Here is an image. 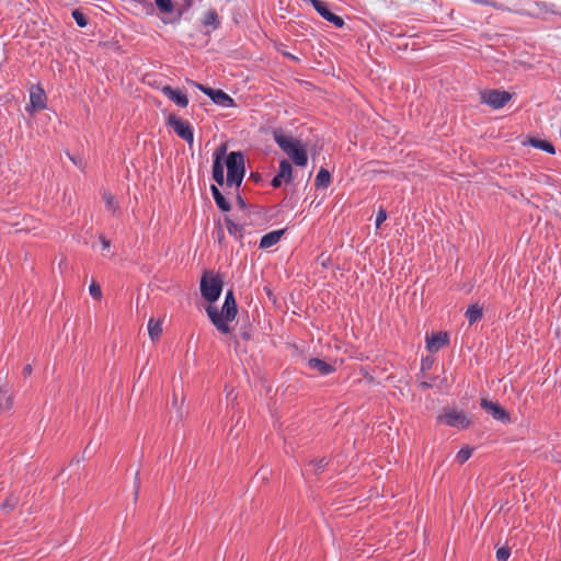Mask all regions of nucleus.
Masks as SVG:
<instances>
[{"mask_svg":"<svg viewBox=\"0 0 561 561\" xmlns=\"http://www.w3.org/2000/svg\"><path fill=\"white\" fill-rule=\"evenodd\" d=\"M206 313L213 325L224 334L231 332L229 322L233 321L238 314L237 300L232 289L226 293L225 301L219 312L217 307L209 305L206 307Z\"/></svg>","mask_w":561,"mask_h":561,"instance_id":"1","label":"nucleus"},{"mask_svg":"<svg viewBox=\"0 0 561 561\" xmlns=\"http://www.w3.org/2000/svg\"><path fill=\"white\" fill-rule=\"evenodd\" d=\"M273 139L277 146L293 160L297 167H306L308 154L298 139L286 136L282 128L273 130Z\"/></svg>","mask_w":561,"mask_h":561,"instance_id":"2","label":"nucleus"},{"mask_svg":"<svg viewBox=\"0 0 561 561\" xmlns=\"http://www.w3.org/2000/svg\"><path fill=\"white\" fill-rule=\"evenodd\" d=\"M227 167V179L226 184L229 187L236 186L239 188L242 184L245 167H244V156L240 151H231L228 153L226 159Z\"/></svg>","mask_w":561,"mask_h":561,"instance_id":"3","label":"nucleus"},{"mask_svg":"<svg viewBox=\"0 0 561 561\" xmlns=\"http://www.w3.org/2000/svg\"><path fill=\"white\" fill-rule=\"evenodd\" d=\"M224 280L221 275L205 272L201 278V294L210 304L218 300L221 295Z\"/></svg>","mask_w":561,"mask_h":561,"instance_id":"4","label":"nucleus"},{"mask_svg":"<svg viewBox=\"0 0 561 561\" xmlns=\"http://www.w3.org/2000/svg\"><path fill=\"white\" fill-rule=\"evenodd\" d=\"M438 421L450 427L459 430H467L471 425L470 419L463 411L447 408L444 409L443 414L438 416Z\"/></svg>","mask_w":561,"mask_h":561,"instance_id":"5","label":"nucleus"},{"mask_svg":"<svg viewBox=\"0 0 561 561\" xmlns=\"http://www.w3.org/2000/svg\"><path fill=\"white\" fill-rule=\"evenodd\" d=\"M481 102L494 110L502 108L512 99V94L507 91L496 89H486L480 92Z\"/></svg>","mask_w":561,"mask_h":561,"instance_id":"6","label":"nucleus"},{"mask_svg":"<svg viewBox=\"0 0 561 561\" xmlns=\"http://www.w3.org/2000/svg\"><path fill=\"white\" fill-rule=\"evenodd\" d=\"M167 125L172 127L174 133L188 145L193 144L194 131L192 125L187 121H183L174 114H170L167 119Z\"/></svg>","mask_w":561,"mask_h":561,"instance_id":"7","label":"nucleus"},{"mask_svg":"<svg viewBox=\"0 0 561 561\" xmlns=\"http://www.w3.org/2000/svg\"><path fill=\"white\" fill-rule=\"evenodd\" d=\"M193 84L201 90L203 93H205L207 96L210 98V100L222 107H233L236 105L234 100L227 94L225 91L218 89H211L209 87H205L201 83L193 82Z\"/></svg>","mask_w":561,"mask_h":561,"instance_id":"8","label":"nucleus"},{"mask_svg":"<svg viewBox=\"0 0 561 561\" xmlns=\"http://www.w3.org/2000/svg\"><path fill=\"white\" fill-rule=\"evenodd\" d=\"M480 405L494 420H496L503 424L511 423L510 413L503 407H501L497 402H493L488 399H481Z\"/></svg>","mask_w":561,"mask_h":561,"instance_id":"9","label":"nucleus"},{"mask_svg":"<svg viewBox=\"0 0 561 561\" xmlns=\"http://www.w3.org/2000/svg\"><path fill=\"white\" fill-rule=\"evenodd\" d=\"M293 180V168L287 160L279 162V169L277 174L272 179L271 185L275 188L280 187L283 182L290 183Z\"/></svg>","mask_w":561,"mask_h":561,"instance_id":"10","label":"nucleus"},{"mask_svg":"<svg viewBox=\"0 0 561 561\" xmlns=\"http://www.w3.org/2000/svg\"><path fill=\"white\" fill-rule=\"evenodd\" d=\"M226 153V147L221 146L215 153V159L213 163V179L218 185H224L225 175H224V162L222 157Z\"/></svg>","mask_w":561,"mask_h":561,"instance_id":"11","label":"nucleus"},{"mask_svg":"<svg viewBox=\"0 0 561 561\" xmlns=\"http://www.w3.org/2000/svg\"><path fill=\"white\" fill-rule=\"evenodd\" d=\"M161 92L180 107H186L188 105L187 95L179 89H174L171 85H164L161 89Z\"/></svg>","mask_w":561,"mask_h":561,"instance_id":"12","label":"nucleus"},{"mask_svg":"<svg viewBox=\"0 0 561 561\" xmlns=\"http://www.w3.org/2000/svg\"><path fill=\"white\" fill-rule=\"evenodd\" d=\"M448 335L446 332H437L431 336H426V348L431 353H436L448 344Z\"/></svg>","mask_w":561,"mask_h":561,"instance_id":"13","label":"nucleus"},{"mask_svg":"<svg viewBox=\"0 0 561 561\" xmlns=\"http://www.w3.org/2000/svg\"><path fill=\"white\" fill-rule=\"evenodd\" d=\"M307 366L311 370L318 371L321 376H328L335 371V367L333 365L316 357L307 359Z\"/></svg>","mask_w":561,"mask_h":561,"instance_id":"14","label":"nucleus"},{"mask_svg":"<svg viewBox=\"0 0 561 561\" xmlns=\"http://www.w3.org/2000/svg\"><path fill=\"white\" fill-rule=\"evenodd\" d=\"M154 3L161 14H165V19H175L178 5L172 0H154Z\"/></svg>","mask_w":561,"mask_h":561,"instance_id":"15","label":"nucleus"},{"mask_svg":"<svg viewBox=\"0 0 561 561\" xmlns=\"http://www.w3.org/2000/svg\"><path fill=\"white\" fill-rule=\"evenodd\" d=\"M225 224L228 233L236 240L241 241L244 236V226L236 224L229 216L225 217Z\"/></svg>","mask_w":561,"mask_h":561,"instance_id":"16","label":"nucleus"},{"mask_svg":"<svg viewBox=\"0 0 561 561\" xmlns=\"http://www.w3.org/2000/svg\"><path fill=\"white\" fill-rule=\"evenodd\" d=\"M284 234V230H274L266 234H264L260 240V248L261 249H268L280 240L282 236Z\"/></svg>","mask_w":561,"mask_h":561,"instance_id":"17","label":"nucleus"},{"mask_svg":"<svg viewBox=\"0 0 561 561\" xmlns=\"http://www.w3.org/2000/svg\"><path fill=\"white\" fill-rule=\"evenodd\" d=\"M194 3V0H182V3L178 4V13L175 19H162V22L168 24L179 23L182 16L190 11Z\"/></svg>","mask_w":561,"mask_h":561,"instance_id":"18","label":"nucleus"},{"mask_svg":"<svg viewBox=\"0 0 561 561\" xmlns=\"http://www.w3.org/2000/svg\"><path fill=\"white\" fill-rule=\"evenodd\" d=\"M210 191H211V194H213V197L216 202V205L218 206V208L222 211H229L230 208H231V205L230 203L225 198V196L222 195V193L220 192V190L215 185V184H211L210 185Z\"/></svg>","mask_w":561,"mask_h":561,"instance_id":"19","label":"nucleus"},{"mask_svg":"<svg viewBox=\"0 0 561 561\" xmlns=\"http://www.w3.org/2000/svg\"><path fill=\"white\" fill-rule=\"evenodd\" d=\"M204 26H209L211 30H217L220 26L219 15L216 10L207 11L202 21Z\"/></svg>","mask_w":561,"mask_h":561,"instance_id":"20","label":"nucleus"},{"mask_svg":"<svg viewBox=\"0 0 561 561\" xmlns=\"http://www.w3.org/2000/svg\"><path fill=\"white\" fill-rule=\"evenodd\" d=\"M528 144L536 148V149H540V150H543L550 154H554L556 153V148L553 146L552 142L550 141H547V140H543V139H539V138H529L528 140Z\"/></svg>","mask_w":561,"mask_h":561,"instance_id":"21","label":"nucleus"},{"mask_svg":"<svg viewBox=\"0 0 561 561\" xmlns=\"http://www.w3.org/2000/svg\"><path fill=\"white\" fill-rule=\"evenodd\" d=\"M331 183V174L330 172L324 169V168H321L316 176V180H314V186L319 190V188H327Z\"/></svg>","mask_w":561,"mask_h":561,"instance_id":"22","label":"nucleus"},{"mask_svg":"<svg viewBox=\"0 0 561 561\" xmlns=\"http://www.w3.org/2000/svg\"><path fill=\"white\" fill-rule=\"evenodd\" d=\"M465 316L469 324H473L482 318L483 310L479 305L474 304L468 307Z\"/></svg>","mask_w":561,"mask_h":561,"instance_id":"23","label":"nucleus"},{"mask_svg":"<svg viewBox=\"0 0 561 561\" xmlns=\"http://www.w3.org/2000/svg\"><path fill=\"white\" fill-rule=\"evenodd\" d=\"M13 405V398L10 391L4 388L0 387V410L1 411H9Z\"/></svg>","mask_w":561,"mask_h":561,"instance_id":"24","label":"nucleus"},{"mask_svg":"<svg viewBox=\"0 0 561 561\" xmlns=\"http://www.w3.org/2000/svg\"><path fill=\"white\" fill-rule=\"evenodd\" d=\"M46 108V95L43 88L37 84V112ZM44 117L50 118L47 113H37V121H42Z\"/></svg>","mask_w":561,"mask_h":561,"instance_id":"25","label":"nucleus"},{"mask_svg":"<svg viewBox=\"0 0 561 561\" xmlns=\"http://www.w3.org/2000/svg\"><path fill=\"white\" fill-rule=\"evenodd\" d=\"M148 333L152 341L159 339L162 333V322L150 318L148 321Z\"/></svg>","mask_w":561,"mask_h":561,"instance_id":"26","label":"nucleus"},{"mask_svg":"<svg viewBox=\"0 0 561 561\" xmlns=\"http://www.w3.org/2000/svg\"><path fill=\"white\" fill-rule=\"evenodd\" d=\"M536 7L540 10L541 13H545V14H554V15H558V14H561L557 8L556 4L553 3H547V2H543V1H537L536 3Z\"/></svg>","mask_w":561,"mask_h":561,"instance_id":"27","label":"nucleus"},{"mask_svg":"<svg viewBox=\"0 0 561 561\" xmlns=\"http://www.w3.org/2000/svg\"><path fill=\"white\" fill-rule=\"evenodd\" d=\"M103 199L105 202L106 208L108 210H112L113 214H115L118 210V208H119L118 203L112 194L104 193Z\"/></svg>","mask_w":561,"mask_h":561,"instance_id":"28","label":"nucleus"},{"mask_svg":"<svg viewBox=\"0 0 561 561\" xmlns=\"http://www.w3.org/2000/svg\"><path fill=\"white\" fill-rule=\"evenodd\" d=\"M473 449L466 446L462 447L457 454H456V461L460 465L465 463L472 455Z\"/></svg>","mask_w":561,"mask_h":561,"instance_id":"29","label":"nucleus"},{"mask_svg":"<svg viewBox=\"0 0 561 561\" xmlns=\"http://www.w3.org/2000/svg\"><path fill=\"white\" fill-rule=\"evenodd\" d=\"M71 15L73 20L76 21L77 25L80 27H85L89 23V19L85 16L83 12H81L79 9H75L71 12Z\"/></svg>","mask_w":561,"mask_h":561,"instance_id":"30","label":"nucleus"},{"mask_svg":"<svg viewBox=\"0 0 561 561\" xmlns=\"http://www.w3.org/2000/svg\"><path fill=\"white\" fill-rule=\"evenodd\" d=\"M511 556V548L507 546H503L496 550V560L497 561H507Z\"/></svg>","mask_w":561,"mask_h":561,"instance_id":"31","label":"nucleus"},{"mask_svg":"<svg viewBox=\"0 0 561 561\" xmlns=\"http://www.w3.org/2000/svg\"><path fill=\"white\" fill-rule=\"evenodd\" d=\"M89 293L93 299L100 300L102 298V290L99 284L92 282L89 287Z\"/></svg>","mask_w":561,"mask_h":561,"instance_id":"32","label":"nucleus"},{"mask_svg":"<svg viewBox=\"0 0 561 561\" xmlns=\"http://www.w3.org/2000/svg\"><path fill=\"white\" fill-rule=\"evenodd\" d=\"M387 219V211L383 208H380L376 216V227L379 228L381 224Z\"/></svg>","mask_w":561,"mask_h":561,"instance_id":"33","label":"nucleus"},{"mask_svg":"<svg viewBox=\"0 0 561 561\" xmlns=\"http://www.w3.org/2000/svg\"><path fill=\"white\" fill-rule=\"evenodd\" d=\"M471 1L474 2V3H478V4L493 7L495 9H501L502 8L500 4H497L493 0H471Z\"/></svg>","mask_w":561,"mask_h":561,"instance_id":"34","label":"nucleus"},{"mask_svg":"<svg viewBox=\"0 0 561 561\" xmlns=\"http://www.w3.org/2000/svg\"><path fill=\"white\" fill-rule=\"evenodd\" d=\"M312 463L313 466L318 469V470H322L327 467L328 465V460L325 457H322V458H319V459H314L312 460Z\"/></svg>","mask_w":561,"mask_h":561,"instance_id":"35","label":"nucleus"},{"mask_svg":"<svg viewBox=\"0 0 561 561\" xmlns=\"http://www.w3.org/2000/svg\"><path fill=\"white\" fill-rule=\"evenodd\" d=\"M35 108V92L33 91V88L30 90V104L26 106V110L28 112H32V110Z\"/></svg>","mask_w":561,"mask_h":561,"instance_id":"36","label":"nucleus"},{"mask_svg":"<svg viewBox=\"0 0 561 561\" xmlns=\"http://www.w3.org/2000/svg\"><path fill=\"white\" fill-rule=\"evenodd\" d=\"M134 493H135V499H137L138 496V493H139V490H140V479H139V471L136 472V476H135V486H134Z\"/></svg>","mask_w":561,"mask_h":561,"instance_id":"37","label":"nucleus"},{"mask_svg":"<svg viewBox=\"0 0 561 561\" xmlns=\"http://www.w3.org/2000/svg\"><path fill=\"white\" fill-rule=\"evenodd\" d=\"M32 373H33V367L31 364H26L24 367H23V370H22V374L24 377H31L32 376Z\"/></svg>","mask_w":561,"mask_h":561,"instance_id":"38","label":"nucleus"},{"mask_svg":"<svg viewBox=\"0 0 561 561\" xmlns=\"http://www.w3.org/2000/svg\"><path fill=\"white\" fill-rule=\"evenodd\" d=\"M236 199H237V205L241 209H245L247 208V203H245L244 198L239 193H237Z\"/></svg>","mask_w":561,"mask_h":561,"instance_id":"39","label":"nucleus"},{"mask_svg":"<svg viewBox=\"0 0 561 561\" xmlns=\"http://www.w3.org/2000/svg\"><path fill=\"white\" fill-rule=\"evenodd\" d=\"M100 242L102 244L103 250H110L111 241L107 240L104 236H100Z\"/></svg>","mask_w":561,"mask_h":561,"instance_id":"40","label":"nucleus"},{"mask_svg":"<svg viewBox=\"0 0 561 561\" xmlns=\"http://www.w3.org/2000/svg\"><path fill=\"white\" fill-rule=\"evenodd\" d=\"M131 1L141 4L146 9L152 10V4L148 0H131Z\"/></svg>","mask_w":561,"mask_h":561,"instance_id":"41","label":"nucleus"},{"mask_svg":"<svg viewBox=\"0 0 561 561\" xmlns=\"http://www.w3.org/2000/svg\"><path fill=\"white\" fill-rule=\"evenodd\" d=\"M224 240H225V232H224L222 228L219 226V228L217 230V241L219 243H221Z\"/></svg>","mask_w":561,"mask_h":561,"instance_id":"42","label":"nucleus"},{"mask_svg":"<svg viewBox=\"0 0 561 561\" xmlns=\"http://www.w3.org/2000/svg\"><path fill=\"white\" fill-rule=\"evenodd\" d=\"M240 335L243 340L249 341L251 339V334L248 330H241Z\"/></svg>","mask_w":561,"mask_h":561,"instance_id":"43","label":"nucleus"},{"mask_svg":"<svg viewBox=\"0 0 561 561\" xmlns=\"http://www.w3.org/2000/svg\"><path fill=\"white\" fill-rule=\"evenodd\" d=\"M420 387L425 390V389L432 388L433 385L431 382H427V381H421L420 382Z\"/></svg>","mask_w":561,"mask_h":561,"instance_id":"44","label":"nucleus"},{"mask_svg":"<svg viewBox=\"0 0 561 561\" xmlns=\"http://www.w3.org/2000/svg\"><path fill=\"white\" fill-rule=\"evenodd\" d=\"M283 55H284L285 57H287V58L291 59V60H295V61H298V60H299L296 56L291 55L290 53H286V51H284V53H283Z\"/></svg>","mask_w":561,"mask_h":561,"instance_id":"45","label":"nucleus"},{"mask_svg":"<svg viewBox=\"0 0 561 561\" xmlns=\"http://www.w3.org/2000/svg\"><path fill=\"white\" fill-rule=\"evenodd\" d=\"M69 158H70V159H71V161H72L75 164H77V165L81 163V159H79V160H78V159H76V158H73V157H71V156H69Z\"/></svg>","mask_w":561,"mask_h":561,"instance_id":"46","label":"nucleus"},{"mask_svg":"<svg viewBox=\"0 0 561 561\" xmlns=\"http://www.w3.org/2000/svg\"><path fill=\"white\" fill-rule=\"evenodd\" d=\"M251 178H253L255 181H259L260 175H259V174L251 173Z\"/></svg>","mask_w":561,"mask_h":561,"instance_id":"47","label":"nucleus"},{"mask_svg":"<svg viewBox=\"0 0 561 561\" xmlns=\"http://www.w3.org/2000/svg\"><path fill=\"white\" fill-rule=\"evenodd\" d=\"M425 366H428V363H425L424 362L422 363V369H425Z\"/></svg>","mask_w":561,"mask_h":561,"instance_id":"48","label":"nucleus"},{"mask_svg":"<svg viewBox=\"0 0 561 561\" xmlns=\"http://www.w3.org/2000/svg\"><path fill=\"white\" fill-rule=\"evenodd\" d=\"M425 366H428V363H425L424 362L422 363V369H425Z\"/></svg>","mask_w":561,"mask_h":561,"instance_id":"49","label":"nucleus"}]
</instances>
